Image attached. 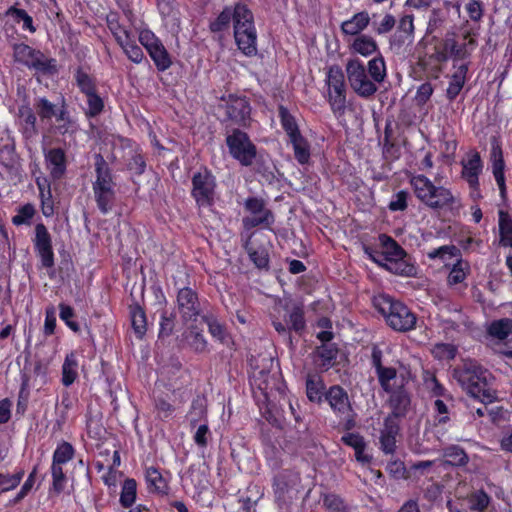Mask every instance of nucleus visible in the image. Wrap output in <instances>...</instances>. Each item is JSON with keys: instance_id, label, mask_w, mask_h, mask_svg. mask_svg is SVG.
I'll list each match as a JSON object with an SVG mask.
<instances>
[{"instance_id": "obj_38", "label": "nucleus", "mask_w": 512, "mask_h": 512, "mask_svg": "<svg viewBox=\"0 0 512 512\" xmlns=\"http://www.w3.org/2000/svg\"><path fill=\"white\" fill-rule=\"evenodd\" d=\"M290 141L293 144L295 158L298 162L301 164L307 163L310 158V152L306 140L301 135H297L290 138Z\"/></svg>"}, {"instance_id": "obj_37", "label": "nucleus", "mask_w": 512, "mask_h": 512, "mask_svg": "<svg viewBox=\"0 0 512 512\" xmlns=\"http://www.w3.org/2000/svg\"><path fill=\"white\" fill-rule=\"evenodd\" d=\"M136 488L134 479L128 478L124 481L120 494V503L123 507L128 508L133 505L136 500Z\"/></svg>"}, {"instance_id": "obj_28", "label": "nucleus", "mask_w": 512, "mask_h": 512, "mask_svg": "<svg viewBox=\"0 0 512 512\" xmlns=\"http://www.w3.org/2000/svg\"><path fill=\"white\" fill-rule=\"evenodd\" d=\"M19 116L22 119L23 134L31 138L37 134L36 116L31 108L23 106L19 109Z\"/></svg>"}, {"instance_id": "obj_8", "label": "nucleus", "mask_w": 512, "mask_h": 512, "mask_svg": "<svg viewBox=\"0 0 512 512\" xmlns=\"http://www.w3.org/2000/svg\"><path fill=\"white\" fill-rule=\"evenodd\" d=\"M329 103L334 113L342 114L345 110L346 95L343 71L339 66H331L327 73Z\"/></svg>"}, {"instance_id": "obj_1", "label": "nucleus", "mask_w": 512, "mask_h": 512, "mask_svg": "<svg viewBox=\"0 0 512 512\" xmlns=\"http://www.w3.org/2000/svg\"><path fill=\"white\" fill-rule=\"evenodd\" d=\"M233 19L234 37L238 48L248 56L256 53V31L253 23L252 12L243 4H237L232 8H225L217 19L211 23L213 32H219L228 28Z\"/></svg>"}, {"instance_id": "obj_49", "label": "nucleus", "mask_w": 512, "mask_h": 512, "mask_svg": "<svg viewBox=\"0 0 512 512\" xmlns=\"http://www.w3.org/2000/svg\"><path fill=\"white\" fill-rule=\"evenodd\" d=\"M459 250L454 245H445L428 253L430 259L440 258L442 260L450 259L458 254Z\"/></svg>"}, {"instance_id": "obj_50", "label": "nucleus", "mask_w": 512, "mask_h": 512, "mask_svg": "<svg viewBox=\"0 0 512 512\" xmlns=\"http://www.w3.org/2000/svg\"><path fill=\"white\" fill-rule=\"evenodd\" d=\"M51 473L53 478V490L57 493H61L66 483L62 465L52 464Z\"/></svg>"}, {"instance_id": "obj_25", "label": "nucleus", "mask_w": 512, "mask_h": 512, "mask_svg": "<svg viewBox=\"0 0 512 512\" xmlns=\"http://www.w3.org/2000/svg\"><path fill=\"white\" fill-rule=\"evenodd\" d=\"M93 192L100 211L103 214L108 213L115 198L114 186H93Z\"/></svg>"}, {"instance_id": "obj_17", "label": "nucleus", "mask_w": 512, "mask_h": 512, "mask_svg": "<svg viewBox=\"0 0 512 512\" xmlns=\"http://www.w3.org/2000/svg\"><path fill=\"white\" fill-rule=\"evenodd\" d=\"M454 72L451 75L449 85L446 90V96L449 100H454L461 92L468 72V64L461 63L459 65H453Z\"/></svg>"}, {"instance_id": "obj_47", "label": "nucleus", "mask_w": 512, "mask_h": 512, "mask_svg": "<svg viewBox=\"0 0 512 512\" xmlns=\"http://www.w3.org/2000/svg\"><path fill=\"white\" fill-rule=\"evenodd\" d=\"M23 475V471H19L13 475L0 473V491L5 492L14 489L20 483Z\"/></svg>"}, {"instance_id": "obj_34", "label": "nucleus", "mask_w": 512, "mask_h": 512, "mask_svg": "<svg viewBox=\"0 0 512 512\" xmlns=\"http://www.w3.org/2000/svg\"><path fill=\"white\" fill-rule=\"evenodd\" d=\"M148 53L159 70L164 71L171 66V59L162 43L156 45Z\"/></svg>"}, {"instance_id": "obj_6", "label": "nucleus", "mask_w": 512, "mask_h": 512, "mask_svg": "<svg viewBox=\"0 0 512 512\" xmlns=\"http://www.w3.org/2000/svg\"><path fill=\"white\" fill-rule=\"evenodd\" d=\"M345 70L351 88L359 96L369 97L377 91L376 84L369 79L365 66L358 59H350Z\"/></svg>"}, {"instance_id": "obj_60", "label": "nucleus", "mask_w": 512, "mask_h": 512, "mask_svg": "<svg viewBox=\"0 0 512 512\" xmlns=\"http://www.w3.org/2000/svg\"><path fill=\"white\" fill-rule=\"evenodd\" d=\"M60 318L72 329L74 332L79 331V326L76 322L72 321L74 316L73 309L65 304H60Z\"/></svg>"}, {"instance_id": "obj_55", "label": "nucleus", "mask_w": 512, "mask_h": 512, "mask_svg": "<svg viewBox=\"0 0 512 512\" xmlns=\"http://www.w3.org/2000/svg\"><path fill=\"white\" fill-rule=\"evenodd\" d=\"M86 96H87V103H88L87 115L90 116V117H94V116L98 115L102 111V109L104 107L103 101L96 94V92L91 93V94L86 95Z\"/></svg>"}, {"instance_id": "obj_32", "label": "nucleus", "mask_w": 512, "mask_h": 512, "mask_svg": "<svg viewBox=\"0 0 512 512\" xmlns=\"http://www.w3.org/2000/svg\"><path fill=\"white\" fill-rule=\"evenodd\" d=\"M146 480L150 487L159 494H166L168 485L161 473L154 467H149L146 470Z\"/></svg>"}, {"instance_id": "obj_40", "label": "nucleus", "mask_w": 512, "mask_h": 512, "mask_svg": "<svg viewBox=\"0 0 512 512\" xmlns=\"http://www.w3.org/2000/svg\"><path fill=\"white\" fill-rule=\"evenodd\" d=\"M6 15L13 17L14 20L18 23L22 21L23 29L29 30L31 33L36 31V28L33 25L32 17L29 16L25 10L12 6L6 11Z\"/></svg>"}, {"instance_id": "obj_13", "label": "nucleus", "mask_w": 512, "mask_h": 512, "mask_svg": "<svg viewBox=\"0 0 512 512\" xmlns=\"http://www.w3.org/2000/svg\"><path fill=\"white\" fill-rule=\"evenodd\" d=\"M467 44H459L453 33H447L443 39L441 49L436 52V59L439 62L447 61L449 58L465 59L468 57Z\"/></svg>"}, {"instance_id": "obj_59", "label": "nucleus", "mask_w": 512, "mask_h": 512, "mask_svg": "<svg viewBox=\"0 0 512 512\" xmlns=\"http://www.w3.org/2000/svg\"><path fill=\"white\" fill-rule=\"evenodd\" d=\"M466 10L469 15V18L472 21L478 22L481 20L483 16V6L482 3L478 0H471L466 5Z\"/></svg>"}, {"instance_id": "obj_63", "label": "nucleus", "mask_w": 512, "mask_h": 512, "mask_svg": "<svg viewBox=\"0 0 512 512\" xmlns=\"http://www.w3.org/2000/svg\"><path fill=\"white\" fill-rule=\"evenodd\" d=\"M432 93H433L432 85L430 83H423L422 85L419 86V88L417 90V93L415 96L416 103L418 105H424L429 100Z\"/></svg>"}, {"instance_id": "obj_11", "label": "nucleus", "mask_w": 512, "mask_h": 512, "mask_svg": "<svg viewBox=\"0 0 512 512\" xmlns=\"http://www.w3.org/2000/svg\"><path fill=\"white\" fill-rule=\"evenodd\" d=\"M177 305L184 321H196L201 314L198 296L191 288L185 287L179 290Z\"/></svg>"}, {"instance_id": "obj_39", "label": "nucleus", "mask_w": 512, "mask_h": 512, "mask_svg": "<svg viewBox=\"0 0 512 512\" xmlns=\"http://www.w3.org/2000/svg\"><path fill=\"white\" fill-rule=\"evenodd\" d=\"M279 116L281 119L282 127L287 132L289 138H293L297 135H300L295 118L289 113V111L284 106L279 107Z\"/></svg>"}, {"instance_id": "obj_5", "label": "nucleus", "mask_w": 512, "mask_h": 512, "mask_svg": "<svg viewBox=\"0 0 512 512\" xmlns=\"http://www.w3.org/2000/svg\"><path fill=\"white\" fill-rule=\"evenodd\" d=\"M13 57L16 62L43 75H53L58 71L55 59L48 58L40 50L24 43L13 46Z\"/></svg>"}, {"instance_id": "obj_43", "label": "nucleus", "mask_w": 512, "mask_h": 512, "mask_svg": "<svg viewBox=\"0 0 512 512\" xmlns=\"http://www.w3.org/2000/svg\"><path fill=\"white\" fill-rule=\"evenodd\" d=\"M131 321L136 334L139 337H142L146 332V317L144 311L140 307L132 309Z\"/></svg>"}, {"instance_id": "obj_12", "label": "nucleus", "mask_w": 512, "mask_h": 512, "mask_svg": "<svg viewBox=\"0 0 512 512\" xmlns=\"http://www.w3.org/2000/svg\"><path fill=\"white\" fill-rule=\"evenodd\" d=\"M35 247L41 258L42 265L52 267L54 265V254L52 250L51 237L44 224L39 223L35 227Z\"/></svg>"}, {"instance_id": "obj_53", "label": "nucleus", "mask_w": 512, "mask_h": 512, "mask_svg": "<svg viewBox=\"0 0 512 512\" xmlns=\"http://www.w3.org/2000/svg\"><path fill=\"white\" fill-rule=\"evenodd\" d=\"M121 47L131 61L135 63H140L142 61L144 56L142 49L134 43L133 39H130L127 41V45L123 44Z\"/></svg>"}, {"instance_id": "obj_42", "label": "nucleus", "mask_w": 512, "mask_h": 512, "mask_svg": "<svg viewBox=\"0 0 512 512\" xmlns=\"http://www.w3.org/2000/svg\"><path fill=\"white\" fill-rule=\"evenodd\" d=\"M73 447L67 442H63L57 447L53 455V463L56 465H63L67 463L73 457Z\"/></svg>"}, {"instance_id": "obj_54", "label": "nucleus", "mask_w": 512, "mask_h": 512, "mask_svg": "<svg viewBox=\"0 0 512 512\" xmlns=\"http://www.w3.org/2000/svg\"><path fill=\"white\" fill-rule=\"evenodd\" d=\"M187 340L189 345L198 352H202L206 348V340L204 339L203 335L195 330L191 329L187 335Z\"/></svg>"}, {"instance_id": "obj_21", "label": "nucleus", "mask_w": 512, "mask_h": 512, "mask_svg": "<svg viewBox=\"0 0 512 512\" xmlns=\"http://www.w3.org/2000/svg\"><path fill=\"white\" fill-rule=\"evenodd\" d=\"M388 393L390 394L389 403L392 408V413L388 416H395L396 419H400L406 414L410 406V397L404 387Z\"/></svg>"}, {"instance_id": "obj_18", "label": "nucleus", "mask_w": 512, "mask_h": 512, "mask_svg": "<svg viewBox=\"0 0 512 512\" xmlns=\"http://www.w3.org/2000/svg\"><path fill=\"white\" fill-rule=\"evenodd\" d=\"M34 108L42 121L50 120L52 117H56L57 121L66 119V111L58 110L57 106L45 97L35 99Z\"/></svg>"}, {"instance_id": "obj_61", "label": "nucleus", "mask_w": 512, "mask_h": 512, "mask_svg": "<svg viewBox=\"0 0 512 512\" xmlns=\"http://www.w3.org/2000/svg\"><path fill=\"white\" fill-rule=\"evenodd\" d=\"M139 41L146 48L147 52L161 43L154 33L149 30H143L140 32Z\"/></svg>"}, {"instance_id": "obj_51", "label": "nucleus", "mask_w": 512, "mask_h": 512, "mask_svg": "<svg viewBox=\"0 0 512 512\" xmlns=\"http://www.w3.org/2000/svg\"><path fill=\"white\" fill-rule=\"evenodd\" d=\"M432 353L438 359H453L456 356V348L451 344H436L432 349Z\"/></svg>"}, {"instance_id": "obj_30", "label": "nucleus", "mask_w": 512, "mask_h": 512, "mask_svg": "<svg viewBox=\"0 0 512 512\" xmlns=\"http://www.w3.org/2000/svg\"><path fill=\"white\" fill-rule=\"evenodd\" d=\"M488 332L492 337L499 340L506 339L512 334V319L502 318L493 321L488 328Z\"/></svg>"}, {"instance_id": "obj_27", "label": "nucleus", "mask_w": 512, "mask_h": 512, "mask_svg": "<svg viewBox=\"0 0 512 512\" xmlns=\"http://www.w3.org/2000/svg\"><path fill=\"white\" fill-rule=\"evenodd\" d=\"M96 181L93 186H114L108 163L102 155H95Z\"/></svg>"}, {"instance_id": "obj_52", "label": "nucleus", "mask_w": 512, "mask_h": 512, "mask_svg": "<svg viewBox=\"0 0 512 512\" xmlns=\"http://www.w3.org/2000/svg\"><path fill=\"white\" fill-rule=\"evenodd\" d=\"M109 28L112 31L113 35L116 38V41L120 46L123 44L127 45V41L132 39L130 33L123 27H121L117 21L109 20Z\"/></svg>"}, {"instance_id": "obj_24", "label": "nucleus", "mask_w": 512, "mask_h": 512, "mask_svg": "<svg viewBox=\"0 0 512 512\" xmlns=\"http://www.w3.org/2000/svg\"><path fill=\"white\" fill-rule=\"evenodd\" d=\"M463 164L462 175L470 184L471 187H476L478 185V174L481 171V159L480 155L477 152H473L470 155V158Z\"/></svg>"}, {"instance_id": "obj_58", "label": "nucleus", "mask_w": 512, "mask_h": 512, "mask_svg": "<svg viewBox=\"0 0 512 512\" xmlns=\"http://www.w3.org/2000/svg\"><path fill=\"white\" fill-rule=\"evenodd\" d=\"M34 213H35V209H34L33 205L26 204L20 208L18 214L13 217L12 221L16 225H21V224L27 222L29 219H31L33 217Z\"/></svg>"}, {"instance_id": "obj_14", "label": "nucleus", "mask_w": 512, "mask_h": 512, "mask_svg": "<svg viewBox=\"0 0 512 512\" xmlns=\"http://www.w3.org/2000/svg\"><path fill=\"white\" fill-rule=\"evenodd\" d=\"M400 431L399 419L395 416H387L384 420L380 435V444L386 454L394 453L396 449V437Z\"/></svg>"}, {"instance_id": "obj_2", "label": "nucleus", "mask_w": 512, "mask_h": 512, "mask_svg": "<svg viewBox=\"0 0 512 512\" xmlns=\"http://www.w3.org/2000/svg\"><path fill=\"white\" fill-rule=\"evenodd\" d=\"M453 377L460 386L472 397L483 403H492L497 398L492 388L493 376L477 362L466 360L454 369Z\"/></svg>"}, {"instance_id": "obj_45", "label": "nucleus", "mask_w": 512, "mask_h": 512, "mask_svg": "<svg viewBox=\"0 0 512 512\" xmlns=\"http://www.w3.org/2000/svg\"><path fill=\"white\" fill-rule=\"evenodd\" d=\"M337 353L338 350L334 345L323 344L317 349V354L322 359V366L324 367H329L334 363Z\"/></svg>"}, {"instance_id": "obj_7", "label": "nucleus", "mask_w": 512, "mask_h": 512, "mask_svg": "<svg viewBox=\"0 0 512 512\" xmlns=\"http://www.w3.org/2000/svg\"><path fill=\"white\" fill-rule=\"evenodd\" d=\"M230 154L244 166L252 165L256 158V147L246 133L234 130L226 138Z\"/></svg>"}, {"instance_id": "obj_20", "label": "nucleus", "mask_w": 512, "mask_h": 512, "mask_svg": "<svg viewBox=\"0 0 512 512\" xmlns=\"http://www.w3.org/2000/svg\"><path fill=\"white\" fill-rule=\"evenodd\" d=\"M46 162L54 179H60L66 171V157L61 148H53L46 154Z\"/></svg>"}, {"instance_id": "obj_26", "label": "nucleus", "mask_w": 512, "mask_h": 512, "mask_svg": "<svg viewBox=\"0 0 512 512\" xmlns=\"http://www.w3.org/2000/svg\"><path fill=\"white\" fill-rule=\"evenodd\" d=\"M350 49L357 54L368 57L375 53L378 49L376 41L368 35L357 36L349 45Z\"/></svg>"}, {"instance_id": "obj_36", "label": "nucleus", "mask_w": 512, "mask_h": 512, "mask_svg": "<svg viewBox=\"0 0 512 512\" xmlns=\"http://www.w3.org/2000/svg\"><path fill=\"white\" fill-rule=\"evenodd\" d=\"M368 72L374 83H381L386 77V66L383 57H375L368 62Z\"/></svg>"}, {"instance_id": "obj_10", "label": "nucleus", "mask_w": 512, "mask_h": 512, "mask_svg": "<svg viewBox=\"0 0 512 512\" xmlns=\"http://www.w3.org/2000/svg\"><path fill=\"white\" fill-rule=\"evenodd\" d=\"M245 209L250 214L243 218V225L246 229H251L261 224L269 226L274 221L273 214L265 207V204L261 199H247L245 202Z\"/></svg>"}, {"instance_id": "obj_16", "label": "nucleus", "mask_w": 512, "mask_h": 512, "mask_svg": "<svg viewBox=\"0 0 512 512\" xmlns=\"http://www.w3.org/2000/svg\"><path fill=\"white\" fill-rule=\"evenodd\" d=\"M325 399L329 403L330 407L338 414L346 415L351 410L347 392L338 385L329 388L325 393Z\"/></svg>"}, {"instance_id": "obj_57", "label": "nucleus", "mask_w": 512, "mask_h": 512, "mask_svg": "<svg viewBox=\"0 0 512 512\" xmlns=\"http://www.w3.org/2000/svg\"><path fill=\"white\" fill-rule=\"evenodd\" d=\"M466 278V271L461 261H458L452 268L448 276V283L451 285L459 284Z\"/></svg>"}, {"instance_id": "obj_31", "label": "nucleus", "mask_w": 512, "mask_h": 512, "mask_svg": "<svg viewBox=\"0 0 512 512\" xmlns=\"http://www.w3.org/2000/svg\"><path fill=\"white\" fill-rule=\"evenodd\" d=\"M77 360L75 354L72 352L68 354L62 366V383L65 386H70L77 377Z\"/></svg>"}, {"instance_id": "obj_62", "label": "nucleus", "mask_w": 512, "mask_h": 512, "mask_svg": "<svg viewBox=\"0 0 512 512\" xmlns=\"http://www.w3.org/2000/svg\"><path fill=\"white\" fill-rule=\"evenodd\" d=\"M342 441L352 447L354 450H358L359 448H366V443L364 438L357 433H347L342 436Z\"/></svg>"}, {"instance_id": "obj_64", "label": "nucleus", "mask_w": 512, "mask_h": 512, "mask_svg": "<svg viewBox=\"0 0 512 512\" xmlns=\"http://www.w3.org/2000/svg\"><path fill=\"white\" fill-rule=\"evenodd\" d=\"M407 192L399 191L390 202L389 209L392 211H403L407 207Z\"/></svg>"}, {"instance_id": "obj_41", "label": "nucleus", "mask_w": 512, "mask_h": 512, "mask_svg": "<svg viewBox=\"0 0 512 512\" xmlns=\"http://www.w3.org/2000/svg\"><path fill=\"white\" fill-rule=\"evenodd\" d=\"M324 506L331 512H350V506L335 494H326L323 499Z\"/></svg>"}, {"instance_id": "obj_44", "label": "nucleus", "mask_w": 512, "mask_h": 512, "mask_svg": "<svg viewBox=\"0 0 512 512\" xmlns=\"http://www.w3.org/2000/svg\"><path fill=\"white\" fill-rule=\"evenodd\" d=\"M75 77L77 85L83 93L89 95L96 92L94 80L83 70L78 69Z\"/></svg>"}, {"instance_id": "obj_23", "label": "nucleus", "mask_w": 512, "mask_h": 512, "mask_svg": "<svg viewBox=\"0 0 512 512\" xmlns=\"http://www.w3.org/2000/svg\"><path fill=\"white\" fill-rule=\"evenodd\" d=\"M370 16L366 11L356 13L351 19L341 24V30L345 35L359 36V34L369 25Z\"/></svg>"}, {"instance_id": "obj_3", "label": "nucleus", "mask_w": 512, "mask_h": 512, "mask_svg": "<svg viewBox=\"0 0 512 512\" xmlns=\"http://www.w3.org/2000/svg\"><path fill=\"white\" fill-rule=\"evenodd\" d=\"M410 182L417 198L432 209L450 208L456 202L448 188L434 185L424 175L414 176Z\"/></svg>"}, {"instance_id": "obj_29", "label": "nucleus", "mask_w": 512, "mask_h": 512, "mask_svg": "<svg viewBox=\"0 0 512 512\" xmlns=\"http://www.w3.org/2000/svg\"><path fill=\"white\" fill-rule=\"evenodd\" d=\"M500 244L512 247V219L504 211L499 212Z\"/></svg>"}, {"instance_id": "obj_15", "label": "nucleus", "mask_w": 512, "mask_h": 512, "mask_svg": "<svg viewBox=\"0 0 512 512\" xmlns=\"http://www.w3.org/2000/svg\"><path fill=\"white\" fill-rule=\"evenodd\" d=\"M285 310L284 320L289 329L300 332L305 327L304 307L301 303L295 301H286L283 305Z\"/></svg>"}, {"instance_id": "obj_4", "label": "nucleus", "mask_w": 512, "mask_h": 512, "mask_svg": "<svg viewBox=\"0 0 512 512\" xmlns=\"http://www.w3.org/2000/svg\"><path fill=\"white\" fill-rule=\"evenodd\" d=\"M374 303L386 318L388 325L395 331L406 332L415 327L416 316L403 303L388 296H381Z\"/></svg>"}, {"instance_id": "obj_56", "label": "nucleus", "mask_w": 512, "mask_h": 512, "mask_svg": "<svg viewBox=\"0 0 512 512\" xmlns=\"http://www.w3.org/2000/svg\"><path fill=\"white\" fill-rule=\"evenodd\" d=\"M395 23V18L390 14H386L379 23L373 21V27L376 33L385 34L393 29Z\"/></svg>"}, {"instance_id": "obj_9", "label": "nucleus", "mask_w": 512, "mask_h": 512, "mask_svg": "<svg viewBox=\"0 0 512 512\" xmlns=\"http://www.w3.org/2000/svg\"><path fill=\"white\" fill-rule=\"evenodd\" d=\"M192 184V195L196 202L201 206L211 205L216 186L213 175L207 170L200 171L193 176Z\"/></svg>"}, {"instance_id": "obj_48", "label": "nucleus", "mask_w": 512, "mask_h": 512, "mask_svg": "<svg viewBox=\"0 0 512 512\" xmlns=\"http://www.w3.org/2000/svg\"><path fill=\"white\" fill-rule=\"evenodd\" d=\"M489 501L490 498L485 492L478 491L469 499L470 508L477 512H483L487 508Z\"/></svg>"}, {"instance_id": "obj_33", "label": "nucleus", "mask_w": 512, "mask_h": 512, "mask_svg": "<svg viewBox=\"0 0 512 512\" xmlns=\"http://www.w3.org/2000/svg\"><path fill=\"white\" fill-rule=\"evenodd\" d=\"M324 390V384L320 377L309 376L306 381V393L307 397L312 402H321Z\"/></svg>"}, {"instance_id": "obj_35", "label": "nucleus", "mask_w": 512, "mask_h": 512, "mask_svg": "<svg viewBox=\"0 0 512 512\" xmlns=\"http://www.w3.org/2000/svg\"><path fill=\"white\" fill-rule=\"evenodd\" d=\"M446 463L453 466H463L468 463V456L465 451L456 445H452L444 450Z\"/></svg>"}, {"instance_id": "obj_22", "label": "nucleus", "mask_w": 512, "mask_h": 512, "mask_svg": "<svg viewBox=\"0 0 512 512\" xmlns=\"http://www.w3.org/2000/svg\"><path fill=\"white\" fill-rule=\"evenodd\" d=\"M379 383L385 392H391L405 385V378L401 375L398 376L396 369L386 367L377 373Z\"/></svg>"}, {"instance_id": "obj_46", "label": "nucleus", "mask_w": 512, "mask_h": 512, "mask_svg": "<svg viewBox=\"0 0 512 512\" xmlns=\"http://www.w3.org/2000/svg\"><path fill=\"white\" fill-rule=\"evenodd\" d=\"M447 15L443 9L435 8L431 11L429 17L427 33H433L439 27H441L446 21Z\"/></svg>"}, {"instance_id": "obj_19", "label": "nucleus", "mask_w": 512, "mask_h": 512, "mask_svg": "<svg viewBox=\"0 0 512 512\" xmlns=\"http://www.w3.org/2000/svg\"><path fill=\"white\" fill-rule=\"evenodd\" d=\"M228 117L238 124H246L250 118L251 108L245 98H233L227 105Z\"/></svg>"}]
</instances>
